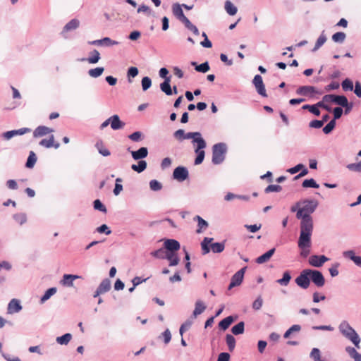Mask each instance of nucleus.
I'll list each match as a JSON object with an SVG mask.
<instances>
[{
    "label": "nucleus",
    "mask_w": 361,
    "mask_h": 361,
    "mask_svg": "<svg viewBox=\"0 0 361 361\" xmlns=\"http://www.w3.org/2000/svg\"><path fill=\"white\" fill-rule=\"evenodd\" d=\"M302 207L298 209L296 217L301 219L300 224H313L311 214L314 213L318 206L316 200H304L301 202Z\"/></svg>",
    "instance_id": "f257e3e1"
},
{
    "label": "nucleus",
    "mask_w": 361,
    "mask_h": 361,
    "mask_svg": "<svg viewBox=\"0 0 361 361\" xmlns=\"http://www.w3.org/2000/svg\"><path fill=\"white\" fill-rule=\"evenodd\" d=\"M338 329L345 338L350 340L355 347L360 348V338L355 329L347 321H342L338 326Z\"/></svg>",
    "instance_id": "f03ea898"
},
{
    "label": "nucleus",
    "mask_w": 361,
    "mask_h": 361,
    "mask_svg": "<svg viewBox=\"0 0 361 361\" xmlns=\"http://www.w3.org/2000/svg\"><path fill=\"white\" fill-rule=\"evenodd\" d=\"M300 233L298 241L299 248L311 247V236L313 231V224H300Z\"/></svg>",
    "instance_id": "7ed1b4c3"
},
{
    "label": "nucleus",
    "mask_w": 361,
    "mask_h": 361,
    "mask_svg": "<svg viewBox=\"0 0 361 361\" xmlns=\"http://www.w3.org/2000/svg\"><path fill=\"white\" fill-rule=\"evenodd\" d=\"M227 152V146L224 142L215 144L212 147V161L214 164H221L226 157Z\"/></svg>",
    "instance_id": "20e7f679"
},
{
    "label": "nucleus",
    "mask_w": 361,
    "mask_h": 361,
    "mask_svg": "<svg viewBox=\"0 0 361 361\" xmlns=\"http://www.w3.org/2000/svg\"><path fill=\"white\" fill-rule=\"evenodd\" d=\"M295 283L302 289H307L310 285L309 269L302 270L295 279Z\"/></svg>",
    "instance_id": "39448f33"
},
{
    "label": "nucleus",
    "mask_w": 361,
    "mask_h": 361,
    "mask_svg": "<svg viewBox=\"0 0 361 361\" xmlns=\"http://www.w3.org/2000/svg\"><path fill=\"white\" fill-rule=\"evenodd\" d=\"M310 279L318 288L323 287L325 284V279L322 273L317 269H309Z\"/></svg>",
    "instance_id": "423d86ee"
},
{
    "label": "nucleus",
    "mask_w": 361,
    "mask_h": 361,
    "mask_svg": "<svg viewBox=\"0 0 361 361\" xmlns=\"http://www.w3.org/2000/svg\"><path fill=\"white\" fill-rule=\"evenodd\" d=\"M295 93L298 95L313 97L314 94H322V92L318 90L315 87L310 85H304L299 87Z\"/></svg>",
    "instance_id": "0eeeda50"
},
{
    "label": "nucleus",
    "mask_w": 361,
    "mask_h": 361,
    "mask_svg": "<svg viewBox=\"0 0 361 361\" xmlns=\"http://www.w3.org/2000/svg\"><path fill=\"white\" fill-rule=\"evenodd\" d=\"M246 269L247 267H244L233 275L228 288V290L235 286H240L242 283Z\"/></svg>",
    "instance_id": "6e6552de"
},
{
    "label": "nucleus",
    "mask_w": 361,
    "mask_h": 361,
    "mask_svg": "<svg viewBox=\"0 0 361 361\" xmlns=\"http://www.w3.org/2000/svg\"><path fill=\"white\" fill-rule=\"evenodd\" d=\"M189 176V172L186 167L185 166H178L176 167L173 173V177L174 179L177 180L179 182H183L186 180Z\"/></svg>",
    "instance_id": "1a4fd4ad"
},
{
    "label": "nucleus",
    "mask_w": 361,
    "mask_h": 361,
    "mask_svg": "<svg viewBox=\"0 0 361 361\" xmlns=\"http://www.w3.org/2000/svg\"><path fill=\"white\" fill-rule=\"evenodd\" d=\"M207 144L205 140L202 141L199 146V144L195 145V152L197 154V157L195 159V164L199 165L202 163L204 159L205 152L204 149L206 147Z\"/></svg>",
    "instance_id": "9d476101"
},
{
    "label": "nucleus",
    "mask_w": 361,
    "mask_h": 361,
    "mask_svg": "<svg viewBox=\"0 0 361 361\" xmlns=\"http://www.w3.org/2000/svg\"><path fill=\"white\" fill-rule=\"evenodd\" d=\"M80 26V20L77 18H73L71 20H70L68 23H67L65 26L63 27L61 35L63 38H68L67 33L70 31L75 30L77 28H78Z\"/></svg>",
    "instance_id": "9b49d317"
},
{
    "label": "nucleus",
    "mask_w": 361,
    "mask_h": 361,
    "mask_svg": "<svg viewBox=\"0 0 361 361\" xmlns=\"http://www.w3.org/2000/svg\"><path fill=\"white\" fill-rule=\"evenodd\" d=\"M111 289V281L109 279H104L102 281L96 291L94 292L93 297L97 298L99 295L108 292Z\"/></svg>",
    "instance_id": "f8f14e48"
},
{
    "label": "nucleus",
    "mask_w": 361,
    "mask_h": 361,
    "mask_svg": "<svg viewBox=\"0 0 361 361\" xmlns=\"http://www.w3.org/2000/svg\"><path fill=\"white\" fill-rule=\"evenodd\" d=\"M127 151L130 152L134 160H142L148 155V149L145 147H142L136 151H132L130 150V148L128 147Z\"/></svg>",
    "instance_id": "ddd939ff"
},
{
    "label": "nucleus",
    "mask_w": 361,
    "mask_h": 361,
    "mask_svg": "<svg viewBox=\"0 0 361 361\" xmlns=\"http://www.w3.org/2000/svg\"><path fill=\"white\" fill-rule=\"evenodd\" d=\"M30 131L31 129L29 128H22L18 130L6 131L2 134V137L5 140H10L16 135H22L25 133H30Z\"/></svg>",
    "instance_id": "4468645a"
},
{
    "label": "nucleus",
    "mask_w": 361,
    "mask_h": 361,
    "mask_svg": "<svg viewBox=\"0 0 361 361\" xmlns=\"http://www.w3.org/2000/svg\"><path fill=\"white\" fill-rule=\"evenodd\" d=\"M166 252H175L180 248V243L174 239H167L164 243Z\"/></svg>",
    "instance_id": "2eb2a0df"
},
{
    "label": "nucleus",
    "mask_w": 361,
    "mask_h": 361,
    "mask_svg": "<svg viewBox=\"0 0 361 361\" xmlns=\"http://www.w3.org/2000/svg\"><path fill=\"white\" fill-rule=\"evenodd\" d=\"M81 278L80 276L74 274H64L60 281V284L66 287L73 286V281L75 279Z\"/></svg>",
    "instance_id": "dca6fc26"
},
{
    "label": "nucleus",
    "mask_w": 361,
    "mask_h": 361,
    "mask_svg": "<svg viewBox=\"0 0 361 361\" xmlns=\"http://www.w3.org/2000/svg\"><path fill=\"white\" fill-rule=\"evenodd\" d=\"M54 132L52 128L45 126H39L37 127L33 131V137L35 138L41 137Z\"/></svg>",
    "instance_id": "f3484780"
},
{
    "label": "nucleus",
    "mask_w": 361,
    "mask_h": 361,
    "mask_svg": "<svg viewBox=\"0 0 361 361\" xmlns=\"http://www.w3.org/2000/svg\"><path fill=\"white\" fill-rule=\"evenodd\" d=\"M185 139H192V143L194 145L199 144V146L202 141H204L202 137V134L200 132H189L187 133H185Z\"/></svg>",
    "instance_id": "a211bd4d"
},
{
    "label": "nucleus",
    "mask_w": 361,
    "mask_h": 361,
    "mask_svg": "<svg viewBox=\"0 0 361 361\" xmlns=\"http://www.w3.org/2000/svg\"><path fill=\"white\" fill-rule=\"evenodd\" d=\"M39 145L45 148H51L54 147L55 149H58L60 146L59 143L54 142V135H51L48 139H42L39 141Z\"/></svg>",
    "instance_id": "6ab92c4d"
},
{
    "label": "nucleus",
    "mask_w": 361,
    "mask_h": 361,
    "mask_svg": "<svg viewBox=\"0 0 361 361\" xmlns=\"http://www.w3.org/2000/svg\"><path fill=\"white\" fill-rule=\"evenodd\" d=\"M110 121L111 128L114 130L122 129L126 125L116 114L110 116Z\"/></svg>",
    "instance_id": "aec40b11"
},
{
    "label": "nucleus",
    "mask_w": 361,
    "mask_h": 361,
    "mask_svg": "<svg viewBox=\"0 0 361 361\" xmlns=\"http://www.w3.org/2000/svg\"><path fill=\"white\" fill-rule=\"evenodd\" d=\"M172 12L173 16L180 22L183 21L187 18L183 13L182 6L178 3H175L172 5Z\"/></svg>",
    "instance_id": "412c9836"
},
{
    "label": "nucleus",
    "mask_w": 361,
    "mask_h": 361,
    "mask_svg": "<svg viewBox=\"0 0 361 361\" xmlns=\"http://www.w3.org/2000/svg\"><path fill=\"white\" fill-rule=\"evenodd\" d=\"M22 310V306L17 299H12L8 305V312L10 314L16 313Z\"/></svg>",
    "instance_id": "4be33fe9"
},
{
    "label": "nucleus",
    "mask_w": 361,
    "mask_h": 361,
    "mask_svg": "<svg viewBox=\"0 0 361 361\" xmlns=\"http://www.w3.org/2000/svg\"><path fill=\"white\" fill-rule=\"evenodd\" d=\"M275 248H272L269 250H268L267 252H265L264 254L260 255L259 257H258L255 262L257 264H263L264 262H268L270 258L273 256V255L274 254L275 252Z\"/></svg>",
    "instance_id": "5701e85b"
},
{
    "label": "nucleus",
    "mask_w": 361,
    "mask_h": 361,
    "mask_svg": "<svg viewBox=\"0 0 361 361\" xmlns=\"http://www.w3.org/2000/svg\"><path fill=\"white\" fill-rule=\"evenodd\" d=\"M100 54L97 49H94L90 53V56L87 59H82L81 61H87L89 63H97L100 59Z\"/></svg>",
    "instance_id": "b1692460"
},
{
    "label": "nucleus",
    "mask_w": 361,
    "mask_h": 361,
    "mask_svg": "<svg viewBox=\"0 0 361 361\" xmlns=\"http://www.w3.org/2000/svg\"><path fill=\"white\" fill-rule=\"evenodd\" d=\"M170 82L171 80L169 78H166L164 81L160 84L161 90L168 96L173 94V90Z\"/></svg>",
    "instance_id": "393cba45"
},
{
    "label": "nucleus",
    "mask_w": 361,
    "mask_h": 361,
    "mask_svg": "<svg viewBox=\"0 0 361 361\" xmlns=\"http://www.w3.org/2000/svg\"><path fill=\"white\" fill-rule=\"evenodd\" d=\"M169 261V266L173 267L179 264L180 259L176 252H167L166 258Z\"/></svg>",
    "instance_id": "a878e982"
},
{
    "label": "nucleus",
    "mask_w": 361,
    "mask_h": 361,
    "mask_svg": "<svg viewBox=\"0 0 361 361\" xmlns=\"http://www.w3.org/2000/svg\"><path fill=\"white\" fill-rule=\"evenodd\" d=\"M206 308L207 307L202 301L197 300L195 302V307L192 313L193 318H195L197 316L202 314Z\"/></svg>",
    "instance_id": "bb28decb"
},
{
    "label": "nucleus",
    "mask_w": 361,
    "mask_h": 361,
    "mask_svg": "<svg viewBox=\"0 0 361 361\" xmlns=\"http://www.w3.org/2000/svg\"><path fill=\"white\" fill-rule=\"evenodd\" d=\"M213 240L212 238H208L205 237L201 243V247L203 255H206L210 252L211 247L209 246V244H210Z\"/></svg>",
    "instance_id": "cd10ccee"
},
{
    "label": "nucleus",
    "mask_w": 361,
    "mask_h": 361,
    "mask_svg": "<svg viewBox=\"0 0 361 361\" xmlns=\"http://www.w3.org/2000/svg\"><path fill=\"white\" fill-rule=\"evenodd\" d=\"M234 322V318L233 317V316H228L226 318H224V319H222L219 323V327L225 331L226 330L229 326L230 325Z\"/></svg>",
    "instance_id": "c85d7f7f"
},
{
    "label": "nucleus",
    "mask_w": 361,
    "mask_h": 361,
    "mask_svg": "<svg viewBox=\"0 0 361 361\" xmlns=\"http://www.w3.org/2000/svg\"><path fill=\"white\" fill-rule=\"evenodd\" d=\"M194 220L197 221V233H201L202 230H205L208 227V223L205 220H204L201 216H195Z\"/></svg>",
    "instance_id": "c756f323"
},
{
    "label": "nucleus",
    "mask_w": 361,
    "mask_h": 361,
    "mask_svg": "<svg viewBox=\"0 0 361 361\" xmlns=\"http://www.w3.org/2000/svg\"><path fill=\"white\" fill-rule=\"evenodd\" d=\"M147 164L146 161L139 160L137 164H133L131 166V169L134 171H136L140 173H142V171H144L147 169Z\"/></svg>",
    "instance_id": "7c9ffc66"
},
{
    "label": "nucleus",
    "mask_w": 361,
    "mask_h": 361,
    "mask_svg": "<svg viewBox=\"0 0 361 361\" xmlns=\"http://www.w3.org/2000/svg\"><path fill=\"white\" fill-rule=\"evenodd\" d=\"M326 41V37L324 34V31H322L318 39H317V42L314 44V48L312 49V51L314 52L317 51L321 47L324 45V44Z\"/></svg>",
    "instance_id": "2f4dec72"
},
{
    "label": "nucleus",
    "mask_w": 361,
    "mask_h": 361,
    "mask_svg": "<svg viewBox=\"0 0 361 361\" xmlns=\"http://www.w3.org/2000/svg\"><path fill=\"white\" fill-rule=\"evenodd\" d=\"M346 352L353 358L355 361H361V354L358 353L354 348L348 346L345 348Z\"/></svg>",
    "instance_id": "473e14b6"
},
{
    "label": "nucleus",
    "mask_w": 361,
    "mask_h": 361,
    "mask_svg": "<svg viewBox=\"0 0 361 361\" xmlns=\"http://www.w3.org/2000/svg\"><path fill=\"white\" fill-rule=\"evenodd\" d=\"M310 357L313 361H325L324 359L322 357L321 351L317 348H313L310 353Z\"/></svg>",
    "instance_id": "72a5a7b5"
},
{
    "label": "nucleus",
    "mask_w": 361,
    "mask_h": 361,
    "mask_svg": "<svg viewBox=\"0 0 361 361\" xmlns=\"http://www.w3.org/2000/svg\"><path fill=\"white\" fill-rule=\"evenodd\" d=\"M224 8L227 13L230 16L235 15L238 11L237 7L229 0L226 1Z\"/></svg>",
    "instance_id": "f704fd0d"
},
{
    "label": "nucleus",
    "mask_w": 361,
    "mask_h": 361,
    "mask_svg": "<svg viewBox=\"0 0 361 361\" xmlns=\"http://www.w3.org/2000/svg\"><path fill=\"white\" fill-rule=\"evenodd\" d=\"M210 247L214 253H221L225 248V241L211 243Z\"/></svg>",
    "instance_id": "c9c22d12"
},
{
    "label": "nucleus",
    "mask_w": 361,
    "mask_h": 361,
    "mask_svg": "<svg viewBox=\"0 0 361 361\" xmlns=\"http://www.w3.org/2000/svg\"><path fill=\"white\" fill-rule=\"evenodd\" d=\"M182 23L184 24L185 27L187 29H188L189 30H190L191 32H192L194 35H199V34H200L199 30L195 25H193L190 21V20L188 18H186L183 21H182Z\"/></svg>",
    "instance_id": "e433bc0d"
},
{
    "label": "nucleus",
    "mask_w": 361,
    "mask_h": 361,
    "mask_svg": "<svg viewBox=\"0 0 361 361\" xmlns=\"http://www.w3.org/2000/svg\"><path fill=\"white\" fill-rule=\"evenodd\" d=\"M72 339V335L66 333L61 336H58L56 339V342L60 345H67Z\"/></svg>",
    "instance_id": "4c0bfd02"
},
{
    "label": "nucleus",
    "mask_w": 361,
    "mask_h": 361,
    "mask_svg": "<svg viewBox=\"0 0 361 361\" xmlns=\"http://www.w3.org/2000/svg\"><path fill=\"white\" fill-rule=\"evenodd\" d=\"M291 276L289 271H286L285 272H283V277L280 279H278L276 282L279 283L281 286H286L288 285Z\"/></svg>",
    "instance_id": "58836bf2"
},
{
    "label": "nucleus",
    "mask_w": 361,
    "mask_h": 361,
    "mask_svg": "<svg viewBox=\"0 0 361 361\" xmlns=\"http://www.w3.org/2000/svg\"><path fill=\"white\" fill-rule=\"evenodd\" d=\"M347 102L348 99L345 96L334 94L333 103L341 106V107L347 105Z\"/></svg>",
    "instance_id": "ea45409f"
},
{
    "label": "nucleus",
    "mask_w": 361,
    "mask_h": 361,
    "mask_svg": "<svg viewBox=\"0 0 361 361\" xmlns=\"http://www.w3.org/2000/svg\"><path fill=\"white\" fill-rule=\"evenodd\" d=\"M245 331V323L240 322L236 325L233 326L231 329V332L234 335H239L244 333Z\"/></svg>",
    "instance_id": "a19ab883"
},
{
    "label": "nucleus",
    "mask_w": 361,
    "mask_h": 361,
    "mask_svg": "<svg viewBox=\"0 0 361 361\" xmlns=\"http://www.w3.org/2000/svg\"><path fill=\"white\" fill-rule=\"evenodd\" d=\"M57 291L56 288L52 287L46 290L43 296L40 299L41 303H44L45 301L49 300L53 295Z\"/></svg>",
    "instance_id": "79ce46f5"
},
{
    "label": "nucleus",
    "mask_w": 361,
    "mask_h": 361,
    "mask_svg": "<svg viewBox=\"0 0 361 361\" xmlns=\"http://www.w3.org/2000/svg\"><path fill=\"white\" fill-rule=\"evenodd\" d=\"M104 71V68L103 67H97L94 68L90 69L88 71V75L92 78H97L102 75Z\"/></svg>",
    "instance_id": "37998d69"
},
{
    "label": "nucleus",
    "mask_w": 361,
    "mask_h": 361,
    "mask_svg": "<svg viewBox=\"0 0 361 361\" xmlns=\"http://www.w3.org/2000/svg\"><path fill=\"white\" fill-rule=\"evenodd\" d=\"M37 161V157L34 152L30 151L25 166L27 168L31 169L34 166Z\"/></svg>",
    "instance_id": "c03bdc74"
},
{
    "label": "nucleus",
    "mask_w": 361,
    "mask_h": 361,
    "mask_svg": "<svg viewBox=\"0 0 361 361\" xmlns=\"http://www.w3.org/2000/svg\"><path fill=\"white\" fill-rule=\"evenodd\" d=\"M346 37L345 33L343 32H338L332 35V40L336 43H343Z\"/></svg>",
    "instance_id": "a18cd8bd"
},
{
    "label": "nucleus",
    "mask_w": 361,
    "mask_h": 361,
    "mask_svg": "<svg viewBox=\"0 0 361 361\" xmlns=\"http://www.w3.org/2000/svg\"><path fill=\"white\" fill-rule=\"evenodd\" d=\"M226 342L228 345V350L232 352L235 347V339L233 336L227 334L226 336Z\"/></svg>",
    "instance_id": "49530a36"
},
{
    "label": "nucleus",
    "mask_w": 361,
    "mask_h": 361,
    "mask_svg": "<svg viewBox=\"0 0 361 361\" xmlns=\"http://www.w3.org/2000/svg\"><path fill=\"white\" fill-rule=\"evenodd\" d=\"M167 252L164 248H159L151 252V255L157 259H165Z\"/></svg>",
    "instance_id": "de8ad7c7"
},
{
    "label": "nucleus",
    "mask_w": 361,
    "mask_h": 361,
    "mask_svg": "<svg viewBox=\"0 0 361 361\" xmlns=\"http://www.w3.org/2000/svg\"><path fill=\"white\" fill-rule=\"evenodd\" d=\"M319 257L317 255H312L309 257L308 263L314 267H322L320 261L318 259Z\"/></svg>",
    "instance_id": "09e8293b"
},
{
    "label": "nucleus",
    "mask_w": 361,
    "mask_h": 361,
    "mask_svg": "<svg viewBox=\"0 0 361 361\" xmlns=\"http://www.w3.org/2000/svg\"><path fill=\"white\" fill-rule=\"evenodd\" d=\"M95 146L97 148L99 153L102 156L107 157L110 155V151L108 149L103 147V144L102 142H97Z\"/></svg>",
    "instance_id": "8fccbe9b"
},
{
    "label": "nucleus",
    "mask_w": 361,
    "mask_h": 361,
    "mask_svg": "<svg viewBox=\"0 0 361 361\" xmlns=\"http://www.w3.org/2000/svg\"><path fill=\"white\" fill-rule=\"evenodd\" d=\"M303 188H318L319 187V184L313 178L306 179L302 182V184Z\"/></svg>",
    "instance_id": "3c124183"
},
{
    "label": "nucleus",
    "mask_w": 361,
    "mask_h": 361,
    "mask_svg": "<svg viewBox=\"0 0 361 361\" xmlns=\"http://www.w3.org/2000/svg\"><path fill=\"white\" fill-rule=\"evenodd\" d=\"M13 218L20 225H23L27 221V216L24 213L15 214L13 216Z\"/></svg>",
    "instance_id": "603ef678"
},
{
    "label": "nucleus",
    "mask_w": 361,
    "mask_h": 361,
    "mask_svg": "<svg viewBox=\"0 0 361 361\" xmlns=\"http://www.w3.org/2000/svg\"><path fill=\"white\" fill-rule=\"evenodd\" d=\"M341 86L344 91H353V81L349 78H346L344 80H343V82L341 83Z\"/></svg>",
    "instance_id": "864d4df0"
},
{
    "label": "nucleus",
    "mask_w": 361,
    "mask_h": 361,
    "mask_svg": "<svg viewBox=\"0 0 361 361\" xmlns=\"http://www.w3.org/2000/svg\"><path fill=\"white\" fill-rule=\"evenodd\" d=\"M346 168L350 171L361 173V160L357 163L348 164Z\"/></svg>",
    "instance_id": "5fc2aeb1"
},
{
    "label": "nucleus",
    "mask_w": 361,
    "mask_h": 361,
    "mask_svg": "<svg viewBox=\"0 0 361 361\" xmlns=\"http://www.w3.org/2000/svg\"><path fill=\"white\" fill-rule=\"evenodd\" d=\"M336 126V121L334 120L330 121L324 128L323 132L324 134H329L334 129Z\"/></svg>",
    "instance_id": "6e6d98bb"
},
{
    "label": "nucleus",
    "mask_w": 361,
    "mask_h": 361,
    "mask_svg": "<svg viewBox=\"0 0 361 361\" xmlns=\"http://www.w3.org/2000/svg\"><path fill=\"white\" fill-rule=\"evenodd\" d=\"M142 88L143 91L147 90L152 85V80L148 76H145L141 81Z\"/></svg>",
    "instance_id": "4d7b16f0"
},
{
    "label": "nucleus",
    "mask_w": 361,
    "mask_h": 361,
    "mask_svg": "<svg viewBox=\"0 0 361 361\" xmlns=\"http://www.w3.org/2000/svg\"><path fill=\"white\" fill-rule=\"evenodd\" d=\"M149 188L153 191H159L162 188V185L160 182L154 179L149 181Z\"/></svg>",
    "instance_id": "13d9d810"
},
{
    "label": "nucleus",
    "mask_w": 361,
    "mask_h": 361,
    "mask_svg": "<svg viewBox=\"0 0 361 361\" xmlns=\"http://www.w3.org/2000/svg\"><path fill=\"white\" fill-rule=\"evenodd\" d=\"M209 65L207 61L204 62L198 66H196V67L195 68V71L203 73L207 72L209 70Z\"/></svg>",
    "instance_id": "bf43d9fd"
},
{
    "label": "nucleus",
    "mask_w": 361,
    "mask_h": 361,
    "mask_svg": "<svg viewBox=\"0 0 361 361\" xmlns=\"http://www.w3.org/2000/svg\"><path fill=\"white\" fill-rule=\"evenodd\" d=\"M282 187L279 185H269L264 189L265 193H269L272 192H279L281 191Z\"/></svg>",
    "instance_id": "052dcab7"
},
{
    "label": "nucleus",
    "mask_w": 361,
    "mask_h": 361,
    "mask_svg": "<svg viewBox=\"0 0 361 361\" xmlns=\"http://www.w3.org/2000/svg\"><path fill=\"white\" fill-rule=\"evenodd\" d=\"M143 137L142 133L140 131H136L128 135V138L133 142H139Z\"/></svg>",
    "instance_id": "680f3d73"
},
{
    "label": "nucleus",
    "mask_w": 361,
    "mask_h": 361,
    "mask_svg": "<svg viewBox=\"0 0 361 361\" xmlns=\"http://www.w3.org/2000/svg\"><path fill=\"white\" fill-rule=\"evenodd\" d=\"M94 209L96 210H99L104 213L106 212V207L102 204V202L99 200H95L93 202Z\"/></svg>",
    "instance_id": "e2e57ef3"
},
{
    "label": "nucleus",
    "mask_w": 361,
    "mask_h": 361,
    "mask_svg": "<svg viewBox=\"0 0 361 361\" xmlns=\"http://www.w3.org/2000/svg\"><path fill=\"white\" fill-rule=\"evenodd\" d=\"M263 305V300L262 297L258 296L255 300L252 302V307L255 310H259Z\"/></svg>",
    "instance_id": "0e129e2a"
},
{
    "label": "nucleus",
    "mask_w": 361,
    "mask_h": 361,
    "mask_svg": "<svg viewBox=\"0 0 361 361\" xmlns=\"http://www.w3.org/2000/svg\"><path fill=\"white\" fill-rule=\"evenodd\" d=\"M173 137L179 142H182L185 140V130L183 129H178L173 133Z\"/></svg>",
    "instance_id": "69168bd1"
},
{
    "label": "nucleus",
    "mask_w": 361,
    "mask_h": 361,
    "mask_svg": "<svg viewBox=\"0 0 361 361\" xmlns=\"http://www.w3.org/2000/svg\"><path fill=\"white\" fill-rule=\"evenodd\" d=\"M101 42H102V45H105L107 47L117 45L118 44V42L112 40L111 38H109L108 37L101 39Z\"/></svg>",
    "instance_id": "338daca9"
},
{
    "label": "nucleus",
    "mask_w": 361,
    "mask_h": 361,
    "mask_svg": "<svg viewBox=\"0 0 361 361\" xmlns=\"http://www.w3.org/2000/svg\"><path fill=\"white\" fill-rule=\"evenodd\" d=\"M339 266H340V264L336 262V263H334V264H332V266L329 268V271L330 275L332 277H335L338 275L339 272H338V268Z\"/></svg>",
    "instance_id": "774afa93"
}]
</instances>
